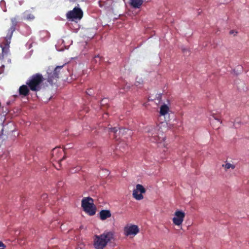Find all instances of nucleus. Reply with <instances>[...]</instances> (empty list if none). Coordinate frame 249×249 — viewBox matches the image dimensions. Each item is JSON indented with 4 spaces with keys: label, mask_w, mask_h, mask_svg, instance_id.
<instances>
[{
    "label": "nucleus",
    "mask_w": 249,
    "mask_h": 249,
    "mask_svg": "<svg viewBox=\"0 0 249 249\" xmlns=\"http://www.w3.org/2000/svg\"><path fill=\"white\" fill-rule=\"evenodd\" d=\"M11 21V25L7 31L6 36L1 38V41L0 43V47L2 49V53L0 54V74L3 72L5 67L4 59L5 57H7L10 53L9 45L13 33L15 31L18 23V21L16 18H12Z\"/></svg>",
    "instance_id": "nucleus-1"
},
{
    "label": "nucleus",
    "mask_w": 249,
    "mask_h": 249,
    "mask_svg": "<svg viewBox=\"0 0 249 249\" xmlns=\"http://www.w3.org/2000/svg\"><path fill=\"white\" fill-rule=\"evenodd\" d=\"M115 240L113 231H105L100 235L94 236L93 245L95 249H104L107 245L113 243Z\"/></svg>",
    "instance_id": "nucleus-2"
},
{
    "label": "nucleus",
    "mask_w": 249,
    "mask_h": 249,
    "mask_svg": "<svg viewBox=\"0 0 249 249\" xmlns=\"http://www.w3.org/2000/svg\"><path fill=\"white\" fill-rule=\"evenodd\" d=\"M45 78L39 73L31 75L26 82L30 90L33 91H38L41 90L43 85Z\"/></svg>",
    "instance_id": "nucleus-3"
},
{
    "label": "nucleus",
    "mask_w": 249,
    "mask_h": 249,
    "mask_svg": "<svg viewBox=\"0 0 249 249\" xmlns=\"http://www.w3.org/2000/svg\"><path fill=\"white\" fill-rule=\"evenodd\" d=\"M161 126L160 125L150 126L148 131V136L151 142H161L165 140L163 132L160 130Z\"/></svg>",
    "instance_id": "nucleus-4"
},
{
    "label": "nucleus",
    "mask_w": 249,
    "mask_h": 249,
    "mask_svg": "<svg viewBox=\"0 0 249 249\" xmlns=\"http://www.w3.org/2000/svg\"><path fill=\"white\" fill-rule=\"evenodd\" d=\"M63 66H58L54 69L49 68L47 70V81L51 85H55L59 78Z\"/></svg>",
    "instance_id": "nucleus-5"
},
{
    "label": "nucleus",
    "mask_w": 249,
    "mask_h": 249,
    "mask_svg": "<svg viewBox=\"0 0 249 249\" xmlns=\"http://www.w3.org/2000/svg\"><path fill=\"white\" fill-rule=\"evenodd\" d=\"M83 210L89 215H94L96 211V206L93 203V199L90 197H84L81 202Z\"/></svg>",
    "instance_id": "nucleus-6"
},
{
    "label": "nucleus",
    "mask_w": 249,
    "mask_h": 249,
    "mask_svg": "<svg viewBox=\"0 0 249 249\" xmlns=\"http://www.w3.org/2000/svg\"><path fill=\"white\" fill-rule=\"evenodd\" d=\"M83 16V12L79 7H75L72 10L69 11L66 17L68 19H71L72 21L75 19H81Z\"/></svg>",
    "instance_id": "nucleus-7"
},
{
    "label": "nucleus",
    "mask_w": 249,
    "mask_h": 249,
    "mask_svg": "<svg viewBox=\"0 0 249 249\" xmlns=\"http://www.w3.org/2000/svg\"><path fill=\"white\" fill-rule=\"evenodd\" d=\"M108 132L109 133H113L114 138L115 139H116V140H118L120 139V137L119 138H117L118 134L123 136V135H124V134L125 133H126L127 132H129V135H131V132L129 130H128L126 128H119V131L117 129L116 127H113V128L110 127V128H108Z\"/></svg>",
    "instance_id": "nucleus-8"
},
{
    "label": "nucleus",
    "mask_w": 249,
    "mask_h": 249,
    "mask_svg": "<svg viewBox=\"0 0 249 249\" xmlns=\"http://www.w3.org/2000/svg\"><path fill=\"white\" fill-rule=\"evenodd\" d=\"M185 216V213L182 211L177 210L175 212L174 217L173 218V222L176 226H180Z\"/></svg>",
    "instance_id": "nucleus-9"
},
{
    "label": "nucleus",
    "mask_w": 249,
    "mask_h": 249,
    "mask_svg": "<svg viewBox=\"0 0 249 249\" xmlns=\"http://www.w3.org/2000/svg\"><path fill=\"white\" fill-rule=\"evenodd\" d=\"M139 232V229L137 225H132L126 226L124 228V233L126 236L136 235Z\"/></svg>",
    "instance_id": "nucleus-10"
},
{
    "label": "nucleus",
    "mask_w": 249,
    "mask_h": 249,
    "mask_svg": "<svg viewBox=\"0 0 249 249\" xmlns=\"http://www.w3.org/2000/svg\"><path fill=\"white\" fill-rule=\"evenodd\" d=\"M64 150L61 149L59 147H55L52 151V156L54 160H57L58 161H62L64 160V157L62 159H59L60 157L62 155Z\"/></svg>",
    "instance_id": "nucleus-11"
},
{
    "label": "nucleus",
    "mask_w": 249,
    "mask_h": 249,
    "mask_svg": "<svg viewBox=\"0 0 249 249\" xmlns=\"http://www.w3.org/2000/svg\"><path fill=\"white\" fill-rule=\"evenodd\" d=\"M113 0H101L99 2V6L107 11L112 9Z\"/></svg>",
    "instance_id": "nucleus-12"
},
{
    "label": "nucleus",
    "mask_w": 249,
    "mask_h": 249,
    "mask_svg": "<svg viewBox=\"0 0 249 249\" xmlns=\"http://www.w3.org/2000/svg\"><path fill=\"white\" fill-rule=\"evenodd\" d=\"M30 88L27 85L21 86L18 89L19 94L23 96H27L29 94Z\"/></svg>",
    "instance_id": "nucleus-13"
},
{
    "label": "nucleus",
    "mask_w": 249,
    "mask_h": 249,
    "mask_svg": "<svg viewBox=\"0 0 249 249\" xmlns=\"http://www.w3.org/2000/svg\"><path fill=\"white\" fill-rule=\"evenodd\" d=\"M100 218L102 220H105L111 216V213L109 210H103L100 212Z\"/></svg>",
    "instance_id": "nucleus-14"
},
{
    "label": "nucleus",
    "mask_w": 249,
    "mask_h": 249,
    "mask_svg": "<svg viewBox=\"0 0 249 249\" xmlns=\"http://www.w3.org/2000/svg\"><path fill=\"white\" fill-rule=\"evenodd\" d=\"M5 130L6 132H13L15 130V127L14 124L12 122L7 124L3 126L1 131L3 132Z\"/></svg>",
    "instance_id": "nucleus-15"
},
{
    "label": "nucleus",
    "mask_w": 249,
    "mask_h": 249,
    "mask_svg": "<svg viewBox=\"0 0 249 249\" xmlns=\"http://www.w3.org/2000/svg\"><path fill=\"white\" fill-rule=\"evenodd\" d=\"M143 2V0H130V5L135 8H140Z\"/></svg>",
    "instance_id": "nucleus-16"
},
{
    "label": "nucleus",
    "mask_w": 249,
    "mask_h": 249,
    "mask_svg": "<svg viewBox=\"0 0 249 249\" xmlns=\"http://www.w3.org/2000/svg\"><path fill=\"white\" fill-rule=\"evenodd\" d=\"M169 111V107L166 105L164 104L162 105L160 107V115L161 116H164L168 113Z\"/></svg>",
    "instance_id": "nucleus-17"
},
{
    "label": "nucleus",
    "mask_w": 249,
    "mask_h": 249,
    "mask_svg": "<svg viewBox=\"0 0 249 249\" xmlns=\"http://www.w3.org/2000/svg\"><path fill=\"white\" fill-rule=\"evenodd\" d=\"M133 196L137 200H142L143 199V196L142 194H139L137 191L133 190Z\"/></svg>",
    "instance_id": "nucleus-18"
},
{
    "label": "nucleus",
    "mask_w": 249,
    "mask_h": 249,
    "mask_svg": "<svg viewBox=\"0 0 249 249\" xmlns=\"http://www.w3.org/2000/svg\"><path fill=\"white\" fill-rule=\"evenodd\" d=\"M134 190L137 191L138 192H140L141 193L140 194H141L145 192V188L143 187L142 185L141 184H137L136 186V189Z\"/></svg>",
    "instance_id": "nucleus-19"
},
{
    "label": "nucleus",
    "mask_w": 249,
    "mask_h": 249,
    "mask_svg": "<svg viewBox=\"0 0 249 249\" xmlns=\"http://www.w3.org/2000/svg\"><path fill=\"white\" fill-rule=\"evenodd\" d=\"M222 167L224 168L225 170L227 171L230 168L234 169L235 167V165L230 163H226L225 164H222Z\"/></svg>",
    "instance_id": "nucleus-20"
},
{
    "label": "nucleus",
    "mask_w": 249,
    "mask_h": 249,
    "mask_svg": "<svg viewBox=\"0 0 249 249\" xmlns=\"http://www.w3.org/2000/svg\"><path fill=\"white\" fill-rule=\"evenodd\" d=\"M212 116L214 118V119H215V120H216L218 122H219V124H222V121L220 120V118L219 116L216 115L215 113H213Z\"/></svg>",
    "instance_id": "nucleus-21"
},
{
    "label": "nucleus",
    "mask_w": 249,
    "mask_h": 249,
    "mask_svg": "<svg viewBox=\"0 0 249 249\" xmlns=\"http://www.w3.org/2000/svg\"><path fill=\"white\" fill-rule=\"evenodd\" d=\"M107 101H108V99H103L102 100V101H101V106H105L107 104Z\"/></svg>",
    "instance_id": "nucleus-22"
},
{
    "label": "nucleus",
    "mask_w": 249,
    "mask_h": 249,
    "mask_svg": "<svg viewBox=\"0 0 249 249\" xmlns=\"http://www.w3.org/2000/svg\"><path fill=\"white\" fill-rule=\"evenodd\" d=\"M34 15L31 14H28L26 17V19L27 20H32L34 19Z\"/></svg>",
    "instance_id": "nucleus-23"
},
{
    "label": "nucleus",
    "mask_w": 249,
    "mask_h": 249,
    "mask_svg": "<svg viewBox=\"0 0 249 249\" xmlns=\"http://www.w3.org/2000/svg\"><path fill=\"white\" fill-rule=\"evenodd\" d=\"M142 80L141 79H139V80H136V81L135 82V85L136 86H140V85H142Z\"/></svg>",
    "instance_id": "nucleus-24"
},
{
    "label": "nucleus",
    "mask_w": 249,
    "mask_h": 249,
    "mask_svg": "<svg viewBox=\"0 0 249 249\" xmlns=\"http://www.w3.org/2000/svg\"><path fill=\"white\" fill-rule=\"evenodd\" d=\"M97 59H99V61H100L101 59V57L99 56V55H97V56H95L94 57V58H93V62H97Z\"/></svg>",
    "instance_id": "nucleus-25"
},
{
    "label": "nucleus",
    "mask_w": 249,
    "mask_h": 249,
    "mask_svg": "<svg viewBox=\"0 0 249 249\" xmlns=\"http://www.w3.org/2000/svg\"><path fill=\"white\" fill-rule=\"evenodd\" d=\"M6 246L2 242L0 241V248H5Z\"/></svg>",
    "instance_id": "nucleus-26"
},
{
    "label": "nucleus",
    "mask_w": 249,
    "mask_h": 249,
    "mask_svg": "<svg viewBox=\"0 0 249 249\" xmlns=\"http://www.w3.org/2000/svg\"><path fill=\"white\" fill-rule=\"evenodd\" d=\"M90 90H91L90 89H89V90H88V91H87V94H88L90 95V93H91V92Z\"/></svg>",
    "instance_id": "nucleus-27"
},
{
    "label": "nucleus",
    "mask_w": 249,
    "mask_h": 249,
    "mask_svg": "<svg viewBox=\"0 0 249 249\" xmlns=\"http://www.w3.org/2000/svg\"><path fill=\"white\" fill-rule=\"evenodd\" d=\"M123 89H126L127 90H128V89H129V87H127L126 88L125 87H124Z\"/></svg>",
    "instance_id": "nucleus-28"
},
{
    "label": "nucleus",
    "mask_w": 249,
    "mask_h": 249,
    "mask_svg": "<svg viewBox=\"0 0 249 249\" xmlns=\"http://www.w3.org/2000/svg\"><path fill=\"white\" fill-rule=\"evenodd\" d=\"M234 33V31L233 30H231L230 32V34H233Z\"/></svg>",
    "instance_id": "nucleus-29"
},
{
    "label": "nucleus",
    "mask_w": 249,
    "mask_h": 249,
    "mask_svg": "<svg viewBox=\"0 0 249 249\" xmlns=\"http://www.w3.org/2000/svg\"><path fill=\"white\" fill-rule=\"evenodd\" d=\"M42 197H43V198H45V197H47V195L46 194H44L42 196Z\"/></svg>",
    "instance_id": "nucleus-30"
},
{
    "label": "nucleus",
    "mask_w": 249,
    "mask_h": 249,
    "mask_svg": "<svg viewBox=\"0 0 249 249\" xmlns=\"http://www.w3.org/2000/svg\"><path fill=\"white\" fill-rule=\"evenodd\" d=\"M7 61H8V62H11V60L9 59H8Z\"/></svg>",
    "instance_id": "nucleus-31"
},
{
    "label": "nucleus",
    "mask_w": 249,
    "mask_h": 249,
    "mask_svg": "<svg viewBox=\"0 0 249 249\" xmlns=\"http://www.w3.org/2000/svg\"><path fill=\"white\" fill-rule=\"evenodd\" d=\"M69 145H67V146H68V147H67L66 148H70V146H68Z\"/></svg>",
    "instance_id": "nucleus-32"
},
{
    "label": "nucleus",
    "mask_w": 249,
    "mask_h": 249,
    "mask_svg": "<svg viewBox=\"0 0 249 249\" xmlns=\"http://www.w3.org/2000/svg\"><path fill=\"white\" fill-rule=\"evenodd\" d=\"M104 115L107 116V113H106V114H105Z\"/></svg>",
    "instance_id": "nucleus-33"
},
{
    "label": "nucleus",
    "mask_w": 249,
    "mask_h": 249,
    "mask_svg": "<svg viewBox=\"0 0 249 249\" xmlns=\"http://www.w3.org/2000/svg\"><path fill=\"white\" fill-rule=\"evenodd\" d=\"M0 249H5V248H0Z\"/></svg>",
    "instance_id": "nucleus-34"
},
{
    "label": "nucleus",
    "mask_w": 249,
    "mask_h": 249,
    "mask_svg": "<svg viewBox=\"0 0 249 249\" xmlns=\"http://www.w3.org/2000/svg\"><path fill=\"white\" fill-rule=\"evenodd\" d=\"M230 1H231V0H230Z\"/></svg>",
    "instance_id": "nucleus-35"
}]
</instances>
